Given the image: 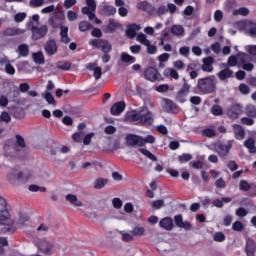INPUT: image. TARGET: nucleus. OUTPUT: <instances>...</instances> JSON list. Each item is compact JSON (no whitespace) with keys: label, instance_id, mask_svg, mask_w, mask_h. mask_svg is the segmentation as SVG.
I'll list each match as a JSON object with an SVG mask.
<instances>
[{"label":"nucleus","instance_id":"1","mask_svg":"<svg viewBox=\"0 0 256 256\" xmlns=\"http://www.w3.org/2000/svg\"><path fill=\"white\" fill-rule=\"evenodd\" d=\"M126 121L139 123L145 127H151L155 121V115L149 108H147V106H142L139 110H133L126 113Z\"/></svg>","mask_w":256,"mask_h":256},{"label":"nucleus","instance_id":"2","mask_svg":"<svg viewBox=\"0 0 256 256\" xmlns=\"http://www.w3.org/2000/svg\"><path fill=\"white\" fill-rule=\"evenodd\" d=\"M0 205L1 207H4L3 210H0V225L3 226L1 232L12 235V233L17 231V225L15 224V221L11 219V214L9 213L11 211V206L7 204V201L2 196H0Z\"/></svg>","mask_w":256,"mask_h":256},{"label":"nucleus","instance_id":"3","mask_svg":"<svg viewBox=\"0 0 256 256\" xmlns=\"http://www.w3.org/2000/svg\"><path fill=\"white\" fill-rule=\"evenodd\" d=\"M64 21H65V15H63V13L58 11L52 14V16L48 20V23L54 29H57L58 27H60L61 42L67 44L71 42V39L69 38V27L63 26Z\"/></svg>","mask_w":256,"mask_h":256},{"label":"nucleus","instance_id":"4","mask_svg":"<svg viewBox=\"0 0 256 256\" xmlns=\"http://www.w3.org/2000/svg\"><path fill=\"white\" fill-rule=\"evenodd\" d=\"M197 88L203 95H209L215 93L217 85L215 82V76H208L205 78H199L197 82Z\"/></svg>","mask_w":256,"mask_h":256},{"label":"nucleus","instance_id":"5","mask_svg":"<svg viewBox=\"0 0 256 256\" xmlns=\"http://www.w3.org/2000/svg\"><path fill=\"white\" fill-rule=\"evenodd\" d=\"M148 144L155 143V136L147 135L145 138L135 134H128L126 136V144L129 147H143Z\"/></svg>","mask_w":256,"mask_h":256},{"label":"nucleus","instance_id":"6","mask_svg":"<svg viewBox=\"0 0 256 256\" xmlns=\"http://www.w3.org/2000/svg\"><path fill=\"white\" fill-rule=\"evenodd\" d=\"M233 143H235V140H228L226 143L221 141L216 142L214 144V151L219 155V157H227L229 155V151L233 148Z\"/></svg>","mask_w":256,"mask_h":256},{"label":"nucleus","instance_id":"7","mask_svg":"<svg viewBox=\"0 0 256 256\" xmlns=\"http://www.w3.org/2000/svg\"><path fill=\"white\" fill-rule=\"evenodd\" d=\"M4 156L8 159H13L15 157L21 156V150L17 148V144L14 142L8 141L4 145Z\"/></svg>","mask_w":256,"mask_h":256},{"label":"nucleus","instance_id":"8","mask_svg":"<svg viewBox=\"0 0 256 256\" xmlns=\"http://www.w3.org/2000/svg\"><path fill=\"white\" fill-rule=\"evenodd\" d=\"M90 45L96 47V49H101L104 53H111L113 46L109 43V40L104 39H92L90 40Z\"/></svg>","mask_w":256,"mask_h":256},{"label":"nucleus","instance_id":"9","mask_svg":"<svg viewBox=\"0 0 256 256\" xmlns=\"http://www.w3.org/2000/svg\"><path fill=\"white\" fill-rule=\"evenodd\" d=\"M85 7L82 8L83 15H87L90 21L95 19V11H97V3L95 0H86Z\"/></svg>","mask_w":256,"mask_h":256},{"label":"nucleus","instance_id":"10","mask_svg":"<svg viewBox=\"0 0 256 256\" xmlns=\"http://www.w3.org/2000/svg\"><path fill=\"white\" fill-rule=\"evenodd\" d=\"M31 31L33 41H39V39H43V37L47 35V33L49 32V28L47 27V25H42L40 27L32 26Z\"/></svg>","mask_w":256,"mask_h":256},{"label":"nucleus","instance_id":"11","mask_svg":"<svg viewBox=\"0 0 256 256\" xmlns=\"http://www.w3.org/2000/svg\"><path fill=\"white\" fill-rule=\"evenodd\" d=\"M37 247L45 253V255H53L55 253V244L51 243L47 239H43L37 243Z\"/></svg>","mask_w":256,"mask_h":256},{"label":"nucleus","instance_id":"12","mask_svg":"<svg viewBox=\"0 0 256 256\" xmlns=\"http://www.w3.org/2000/svg\"><path fill=\"white\" fill-rule=\"evenodd\" d=\"M238 61L242 65L244 71H253L254 65L249 63L251 61V55L249 54H238Z\"/></svg>","mask_w":256,"mask_h":256},{"label":"nucleus","instance_id":"13","mask_svg":"<svg viewBox=\"0 0 256 256\" xmlns=\"http://www.w3.org/2000/svg\"><path fill=\"white\" fill-rule=\"evenodd\" d=\"M44 51L48 57H53V55H56L57 51H59L57 41H55V39L48 40L44 45Z\"/></svg>","mask_w":256,"mask_h":256},{"label":"nucleus","instance_id":"14","mask_svg":"<svg viewBox=\"0 0 256 256\" xmlns=\"http://www.w3.org/2000/svg\"><path fill=\"white\" fill-rule=\"evenodd\" d=\"M7 181H9V183H11L12 185H15L17 181L19 183H22V172L15 168L11 169L8 172Z\"/></svg>","mask_w":256,"mask_h":256},{"label":"nucleus","instance_id":"15","mask_svg":"<svg viewBox=\"0 0 256 256\" xmlns=\"http://www.w3.org/2000/svg\"><path fill=\"white\" fill-rule=\"evenodd\" d=\"M25 30L17 27H9L2 31L3 37H15L17 35H23Z\"/></svg>","mask_w":256,"mask_h":256},{"label":"nucleus","instance_id":"16","mask_svg":"<svg viewBox=\"0 0 256 256\" xmlns=\"http://www.w3.org/2000/svg\"><path fill=\"white\" fill-rule=\"evenodd\" d=\"M243 113V107L239 104L233 105L228 111L227 115L230 117V119H238L239 115H242Z\"/></svg>","mask_w":256,"mask_h":256},{"label":"nucleus","instance_id":"17","mask_svg":"<svg viewBox=\"0 0 256 256\" xmlns=\"http://www.w3.org/2000/svg\"><path fill=\"white\" fill-rule=\"evenodd\" d=\"M202 62V71H204V73H213V63H215L213 57H206L202 60Z\"/></svg>","mask_w":256,"mask_h":256},{"label":"nucleus","instance_id":"18","mask_svg":"<svg viewBox=\"0 0 256 256\" xmlns=\"http://www.w3.org/2000/svg\"><path fill=\"white\" fill-rule=\"evenodd\" d=\"M144 77L148 81H157L159 79V72L153 67H148L144 72Z\"/></svg>","mask_w":256,"mask_h":256},{"label":"nucleus","instance_id":"19","mask_svg":"<svg viewBox=\"0 0 256 256\" xmlns=\"http://www.w3.org/2000/svg\"><path fill=\"white\" fill-rule=\"evenodd\" d=\"M125 111V102L123 101H120V102H117L115 103L111 109H110V113L111 115H114V116H119L121 113H123Z\"/></svg>","mask_w":256,"mask_h":256},{"label":"nucleus","instance_id":"20","mask_svg":"<svg viewBox=\"0 0 256 256\" xmlns=\"http://www.w3.org/2000/svg\"><path fill=\"white\" fill-rule=\"evenodd\" d=\"M233 129L235 139H237V141H243V139H245V129L243 128V126L239 124H234Z\"/></svg>","mask_w":256,"mask_h":256},{"label":"nucleus","instance_id":"21","mask_svg":"<svg viewBox=\"0 0 256 256\" xmlns=\"http://www.w3.org/2000/svg\"><path fill=\"white\" fill-rule=\"evenodd\" d=\"M137 31H141V25H139V24H131L126 29V35L130 39H135V37H137Z\"/></svg>","mask_w":256,"mask_h":256},{"label":"nucleus","instance_id":"22","mask_svg":"<svg viewBox=\"0 0 256 256\" xmlns=\"http://www.w3.org/2000/svg\"><path fill=\"white\" fill-rule=\"evenodd\" d=\"M243 27L245 32L248 35H251V37H255L256 35V23L251 22V21H246L243 23Z\"/></svg>","mask_w":256,"mask_h":256},{"label":"nucleus","instance_id":"23","mask_svg":"<svg viewBox=\"0 0 256 256\" xmlns=\"http://www.w3.org/2000/svg\"><path fill=\"white\" fill-rule=\"evenodd\" d=\"M217 77L220 81H227V79H231V77H233V72L226 66L223 70L218 72Z\"/></svg>","mask_w":256,"mask_h":256},{"label":"nucleus","instance_id":"24","mask_svg":"<svg viewBox=\"0 0 256 256\" xmlns=\"http://www.w3.org/2000/svg\"><path fill=\"white\" fill-rule=\"evenodd\" d=\"M159 226L162 229H165L166 231H171V230H173V219H171L169 217H165L160 220Z\"/></svg>","mask_w":256,"mask_h":256},{"label":"nucleus","instance_id":"25","mask_svg":"<svg viewBox=\"0 0 256 256\" xmlns=\"http://www.w3.org/2000/svg\"><path fill=\"white\" fill-rule=\"evenodd\" d=\"M66 201H69L70 205H73V207H83V202L79 200L75 194L66 195Z\"/></svg>","mask_w":256,"mask_h":256},{"label":"nucleus","instance_id":"26","mask_svg":"<svg viewBox=\"0 0 256 256\" xmlns=\"http://www.w3.org/2000/svg\"><path fill=\"white\" fill-rule=\"evenodd\" d=\"M174 222L176 227H180L181 229H191V224L189 222H183L182 215H176L174 217Z\"/></svg>","mask_w":256,"mask_h":256},{"label":"nucleus","instance_id":"27","mask_svg":"<svg viewBox=\"0 0 256 256\" xmlns=\"http://www.w3.org/2000/svg\"><path fill=\"white\" fill-rule=\"evenodd\" d=\"M255 249H256L255 240L248 238L246 242V255L255 256Z\"/></svg>","mask_w":256,"mask_h":256},{"label":"nucleus","instance_id":"28","mask_svg":"<svg viewBox=\"0 0 256 256\" xmlns=\"http://www.w3.org/2000/svg\"><path fill=\"white\" fill-rule=\"evenodd\" d=\"M32 59L34 62L37 63V65H44L45 64V56L43 55V52L39 51L32 54Z\"/></svg>","mask_w":256,"mask_h":256},{"label":"nucleus","instance_id":"29","mask_svg":"<svg viewBox=\"0 0 256 256\" xmlns=\"http://www.w3.org/2000/svg\"><path fill=\"white\" fill-rule=\"evenodd\" d=\"M172 35H176L177 37H181L185 35V28L182 25H173L171 28Z\"/></svg>","mask_w":256,"mask_h":256},{"label":"nucleus","instance_id":"30","mask_svg":"<svg viewBox=\"0 0 256 256\" xmlns=\"http://www.w3.org/2000/svg\"><path fill=\"white\" fill-rule=\"evenodd\" d=\"M244 147L248 149L249 153H256L255 140L253 138H248L244 142Z\"/></svg>","mask_w":256,"mask_h":256},{"label":"nucleus","instance_id":"31","mask_svg":"<svg viewBox=\"0 0 256 256\" xmlns=\"http://www.w3.org/2000/svg\"><path fill=\"white\" fill-rule=\"evenodd\" d=\"M238 63H239V55H237V56H230L228 58L227 64L223 63L221 65H222V67H237Z\"/></svg>","mask_w":256,"mask_h":256},{"label":"nucleus","instance_id":"32","mask_svg":"<svg viewBox=\"0 0 256 256\" xmlns=\"http://www.w3.org/2000/svg\"><path fill=\"white\" fill-rule=\"evenodd\" d=\"M17 53L20 57H27L29 55V45L21 44L18 46Z\"/></svg>","mask_w":256,"mask_h":256},{"label":"nucleus","instance_id":"33","mask_svg":"<svg viewBox=\"0 0 256 256\" xmlns=\"http://www.w3.org/2000/svg\"><path fill=\"white\" fill-rule=\"evenodd\" d=\"M189 91H191V85L187 83V80L184 79V84L179 91L180 97H187L189 95Z\"/></svg>","mask_w":256,"mask_h":256},{"label":"nucleus","instance_id":"34","mask_svg":"<svg viewBox=\"0 0 256 256\" xmlns=\"http://www.w3.org/2000/svg\"><path fill=\"white\" fill-rule=\"evenodd\" d=\"M164 75H166V77H171V79H179V72H177V70L173 68H166L164 71Z\"/></svg>","mask_w":256,"mask_h":256},{"label":"nucleus","instance_id":"35","mask_svg":"<svg viewBox=\"0 0 256 256\" xmlns=\"http://www.w3.org/2000/svg\"><path fill=\"white\" fill-rule=\"evenodd\" d=\"M42 97L45 99V101L48 103V105H53V107H55V97H53V94H51V92L49 91H45L42 94Z\"/></svg>","mask_w":256,"mask_h":256},{"label":"nucleus","instance_id":"36","mask_svg":"<svg viewBox=\"0 0 256 256\" xmlns=\"http://www.w3.org/2000/svg\"><path fill=\"white\" fill-rule=\"evenodd\" d=\"M121 61L122 63H129V65L135 63V61H137V59L129 54H127L126 52L121 54Z\"/></svg>","mask_w":256,"mask_h":256},{"label":"nucleus","instance_id":"37","mask_svg":"<svg viewBox=\"0 0 256 256\" xmlns=\"http://www.w3.org/2000/svg\"><path fill=\"white\" fill-rule=\"evenodd\" d=\"M17 149H20V154L23 149H25V139L21 135H16V142H14Z\"/></svg>","mask_w":256,"mask_h":256},{"label":"nucleus","instance_id":"38","mask_svg":"<svg viewBox=\"0 0 256 256\" xmlns=\"http://www.w3.org/2000/svg\"><path fill=\"white\" fill-rule=\"evenodd\" d=\"M90 29H93V25H91L88 21H81L79 23V31L82 33H85V31H90Z\"/></svg>","mask_w":256,"mask_h":256},{"label":"nucleus","instance_id":"39","mask_svg":"<svg viewBox=\"0 0 256 256\" xmlns=\"http://www.w3.org/2000/svg\"><path fill=\"white\" fill-rule=\"evenodd\" d=\"M164 109L167 113H171L172 111H175L177 109V105L173 103L171 100H165V106Z\"/></svg>","mask_w":256,"mask_h":256},{"label":"nucleus","instance_id":"40","mask_svg":"<svg viewBox=\"0 0 256 256\" xmlns=\"http://www.w3.org/2000/svg\"><path fill=\"white\" fill-rule=\"evenodd\" d=\"M56 67L62 71H69V69H71V63L67 61H60L57 63Z\"/></svg>","mask_w":256,"mask_h":256},{"label":"nucleus","instance_id":"41","mask_svg":"<svg viewBox=\"0 0 256 256\" xmlns=\"http://www.w3.org/2000/svg\"><path fill=\"white\" fill-rule=\"evenodd\" d=\"M33 175V170H25L24 172H22V183H27L29 179H32Z\"/></svg>","mask_w":256,"mask_h":256},{"label":"nucleus","instance_id":"42","mask_svg":"<svg viewBox=\"0 0 256 256\" xmlns=\"http://www.w3.org/2000/svg\"><path fill=\"white\" fill-rule=\"evenodd\" d=\"M139 151L140 153H142V155H145V157L150 159V161H157V156H154L153 153H151V151L143 148H140Z\"/></svg>","mask_w":256,"mask_h":256},{"label":"nucleus","instance_id":"43","mask_svg":"<svg viewBox=\"0 0 256 256\" xmlns=\"http://www.w3.org/2000/svg\"><path fill=\"white\" fill-rule=\"evenodd\" d=\"M103 13H105L108 17H111V15H115V13H117V9H115L113 6L106 5L103 7Z\"/></svg>","mask_w":256,"mask_h":256},{"label":"nucleus","instance_id":"44","mask_svg":"<svg viewBox=\"0 0 256 256\" xmlns=\"http://www.w3.org/2000/svg\"><path fill=\"white\" fill-rule=\"evenodd\" d=\"M253 187V184H249L246 180H241L239 183L240 191H249Z\"/></svg>","mask_w":256,"mask_h":256},{"label":"nucleus","instance_id":"45","mask_svg":"<svg viewBox=\"0 0 256 256\" xmlns=\"http://www.w3.org/2000/svg\"><path fill=\"white\" fill-rule=\"evenodd\" d=\"M25 19H27V13H25V12L17 13L14 16V21L16 23H23V21H25Z\"/></svg>","mask_w":256,"mask_h":256},{"label":"nucleus","instance_id":"46","mask_svg":"<svg viewBox=\"0 0 256 256\" xmlns=\"http://www.w3.org/2000/svg\"><path fill=\"white\" fill-rule=\"evenodd\" d=\"M245 113L248 117H256V108L253 105H248L245 108Z\"/></svg>","mask_w":256,"mask_h":256},{"label":"nucleus","instance_id":"47","mask_svg":"<svg viewBox=\"0 0 256 256\" xmlns=\"http://www.w3.org/2000/svg\"><path fill=\"white\" fill-rule=\"evenodd\" d=\"M234 17H237V15H242L243 17H246V15H249V9L247 8H239L233 11Z\"/></svg>","mask_w":256,"mask_h":256},{"label":"nucleus","instance_id":"48","mask_svg":"<svg viewBox=\"0 0 256 256\" xmlns=\"http://www.w3.org/2000/svg\"><path fill=\"white\" fill-rule=\"evenodd\" d=\"M137 41H139V43H141L142 45H149V43L151 41H149V39H147V35L140 33L137 35Z\"/></svg>","mask_w":256,"mask_h":256},{"label":"nucleus","instance_id":"49","mask_svg":"<svg viewBox=\"0 0 256 256\" xmlns=\"http://www.w3.org/2000/svg\"><path fill=\"white\" fill-rule=\"evenodd\" d=\"M212 115H215L216 117H219V115H223V108L219 105H214L211 108Z\"/></svg>","mask_w":256,"mask_h":256},{"label":"nucleus","instance_id":"50","mask_svg":"<svg viewBox=\"0 0 256 256\" xmlns=\"http://www.w3.org/2000/svg\"><path fill=\"white\" fill-rule=\"evenodd\" d=\"M191 159H193V155L187 154V153H184L178 157V160L180 161V163H187L191 161Z\"/></svg>","mask_w":256,"mask_h":256},{"label":"nucleus","instance_id":"51","mask_svg":"<svg viewBox=\"0 0 256 256\" xmlns=\"http://www.w3.org/2000/svg\"><path fill=\"white\" fill-rule=\"evenodd\" d=\"M106 184H107V180L103 178H99L95 181L94 187L95 189H103V187H105Z\"/></svg>","mask_w":256,"mask_h":256},{"label":"nucleus","instance_id":"52","mask_svg":"<svg viewBox=\"0 0 256 256\" xmlns=\"http://www.w3.org/2000/svg\"><path fill=\"white\" fill-rule=\"evenodd\" d=\"M150 8L151 4H149L147 1H142L137 4V9H140V11H148Z\"/></svg>","mask_w":256,"mask_h":256},{"label":"nucleus","instance_id":"53","mask_svg":"<svg viewBox=\"0 0 256 256\" xmlns=\"http://www.w3.org/2000/svg\"><path fill=\"white\" fill-rule=\"evenodd\" d=\"M117 27H119V23L115 22L113 19H110L108 23V32L113 33Z\"/></svg>","mask_w":256,"mask_h":256},{"label":"nucleus","instance_id":"54","mask_svg":"<svg viewBox=\"0 0 256 256\" xmlns=\"http://www.w3.org/2000/svg\"><path fill=\"white\" fill-rule=\"evenodd\" d=\"M202 135H204V137H215L216 135V132H215V129L213 128H206L202 131Z\"/></svg>","mask_w":256,"mask_h":256},{"label":"nucleus","instance_id":"55","mask_svg":"<svg viewBox=\"0 0 256 256\" xmlns=\"http://www.w3.org/2000/svg\"><path fill=\"white\" fill-rule=\"evenodd\" d=\"M11 121V115L8 112H2L0 114V123H9Z\"/></svg>","mask_w":256,"mask_h":256},{"label":"nucleus","instance_id":"56","mask_svg":"<svg viewBox=\"0 0 256 256\" xmlns=\"http://www.w3.org/2000/svg\"><path fill=\"white\" fill-rule=\"evenodd\" d=\"M174 69H177V71H183L185 69V63L181 60H177L173 62Z\"/></svg>","mask_w":256,"mask_h":256},{"label":"nucleus","instance_id":"57","mask_svg":"<svg viewBox=\"0 0 256 256\" xmlns=\"http://www.w3.org/2000/svg\"><path fill=\"white\" fill-rule=\"evenodd\" d=\"M158 61L160 62L159 67H163V63H167L169 61V54L163 53L158 57Z\"/></svg>","mask_w":256,"mask_h":256},{"label":"nucleus","instance_id":"58","mask_svg":"<svg viewBox=\"0 0 256 256\" xmlns=\"http://www.w3.org/2000/svg\"><path fill=\"white\" fill-rule=\"evenodd\" d=\"M165 205V200H155L152 202L153 209L159 210Z\"/></svg>","mask_w":256,"mask_h":256},{"label":"nucleus","instance_id":"59","mask_svg":"<svg viewBox=\"0 0 256 256\" xmlns=\"http://www.w3.org/2000/svg\"><path fill=\"white\" fill-rule=\"evenodd\" d=\"M225 240V234L223 232H216L214 234V241H217L218 243H223Z\"/></svg>","mask_w":256,"mask_h":256},{"label":"nucleus","instance_id":"60","mask_svg":"<svg viewBox=\"0 0 256 256\" xmlns=\"http://www.w3.org/2000/svg\"><path fill=\"white\" fill-rule=\"evenodd\" d=\"M243 223H241V221H236L232 224V229L233 231H238L241 232L243 231Z\"/></svg>","mask_w":256,"mask_h":256},{"label":"nucleus","instance_id":"61","mask_svg":"<svg viewBox=\"0 0 256 256\" xmlns=\"http://www.w3.org/2000/svg\"><path fill=\"white\" fill-rule=\"evenodd\" d=\"M112 205L114 209H121V207H123V201L120 200V198H114L112 200Z\"/></svg>","mask_w":256,"mask_h":256},{"label":"nucleus","instance_id":"62","mask_svg":"<svg viewBox=\"0 0 256 256\" xmlns=\"http://www.w3.org/2000/svg\"><path fill=\"white\" fill-rule=\"evenodd\" d=\"M179 53L183 57H189V53H191V50L189 49L188 46H183L179 49Z\"/></svg>","mask_w":256,"mask_h":256},{"label":"nucleus","instance_id":"63","mask_svg":"<svg viewBox=\"0 0 256 256\" xmlns=\"http://www.w3.org/2000/svg\"><path fill=\"white\" fill-rule=\"evenodd\" d=\"M45 4V0H30V7H41Z\"/></svg>","mask_w":256,"mask_h":256},{"label":"nucleus","instance_id":"64","mask_svg":"<svg viewBox=\"0 0 256 256\" xmlns=\"http://www.w3.org/2000/svg\"><path fill=\"white\" fill-rule=\"evenodd\" d=\"M122 234V240L129 242V241H133V233H126V232H121Z\"/></svg>","mask_w":256,"mask_h":256}]
</instances>
